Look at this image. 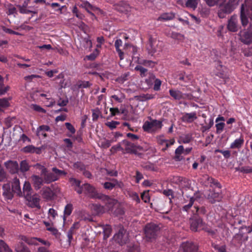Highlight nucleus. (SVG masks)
Segmentation results:
<instances>
[{
    "label": "nucleus",
    "instance_id": "nucleus-21",
    "mask_svg": "<svg viewBox=\"0 0 252 252\" xmlns=\"http://www.w3.org/2000/svg\"><path fill=\"white\" fill-rule=\"evenodd\" d=\"M115 9L120 11V12L123 13L126 11H128L130 9V7L128 4L124 2H121L119 4L115 6Z\"/></svg>",
    "mask_w": 252,
    "mask_h": 252
},
{
    "label": "nucleus",
    "instance_id": "nucleus-11",
    "mask_svg": "<svg viewBox=\"0 0 252 252\" xmlns=\"http://www.w3.org/2000/svg\"><path fill=\"white\" fill-rule=\"evenodd\" d=\"M3 192L2 195L8 200H11L14 197V192L12 190L9 183L4 184L2 187Z\"/></svg>",
    "mask_w": 252,
    "mask_h": 252
},
{
    "label": "nucleus",
    "instance_id": "nucleus-48",
    "mask_svg": "<svg viewBox=\"0 0 252 252\" xmlns=\"http://www.w3.org/2000/svg\"><path fill=\"white\" fill-rule=\"evenodd\" d=\"M195 207L196 209V214H194V215H198L199 216H200V215H204L206 212V210L204 207H201L200 208H199L198 207Z\"/></svg>",
    "mask_w": 252,
    "mask_h": 252
},
{
    "label": "nucleus",
    "instance_id": "nucleus-7",
    "mask_svg": "<svg viewBox=\"0 0 252 252\" xmlns=\"http://www.w3.org/2000/svg\"><path fill=\"white\" fill-rule=\"evenodd\" d=\"M99 199L103 201L108 210L112 212L113 211L116 206L119 205V203L117 200L110 198L108 196L103 194L99 195Z\"/></svg>",
    "mask_w": 252,
    "mask_h": 252
},
{
    "label": "nucleus",
    "instance_id": "nucleus-23",
    "mask_svg": "<svg viewBox=\"0 0 252 252\" xmlns=\"http://www.w3.org/2000/svg\"><path fill=\"white\" fill-rule=\"evenodd\" d=\"M42 178L45 184H50L57 180V178L54 176V173L52 172H48Z\"/></svg>",
    "mask_w": 252,
    "mask_h": 252
},
{
    "label": "nucleus",
    "instance_id": "nucleus-27",
    "mask_svg": "<svg viewBox=\"0 0 252 252\" xmlns=\"http://www.w3.org/2000/svg\"><path fill=\"white\" fill-rule=\"evenodd\" d=\"M170 95L176 100L182 99V93L178 90H170Z\"/></svg>",
    "mask_w": 252,
    "mask_h": 252
},
{
    "label": "nucleus",
    "instance_id": "nucleus-52",
    "mask_svg": "<svg viewBox=\"0 0 252 252\" xmlns=\"http://www.w3.org/2000/svg\"><path fill=\"white\" fill-rule=\"evenodd\" d=\"M50 6L53 8H58V9H56L55 11H60L61 13H62V10L63 9V8L65 7V6H62L61 7L60 5L58 3H56V2L51 3L50 4Z\"/></svg>",
    "mask_w": 252,
    "mask_h": 252
},
{
    "label": "nucleus",
    "instance_id": "nucleus-40",
    "mask_svg": "<svg viewBox=\"0 0 252 252\" xmlns=\"http://www.w3.org/2000/svg\"><path fill=\"white\" fill-rule=\"evenodd\" d=\"M135 69L140 72V75L144 77L147 75L148 70L140 65H138L135 67Z\"/></svg>",
    "mask_w": 252,
    "mask_h": 252
},
{
    "label": "nucleus",
    "instance_id": "nucleus-51",
    "mask_svg": "<svg viewBox=\"0 0 252 252\" xmlns=\"http://www.w3.org/2000/svg\"><path fill=\"white\" fill-rule=\"evenodd\" d=\"M202 230H204L205 231L207 232L210 235H211L212 237L214 238L216 236V230H212L211 229L208 228L207 227H202Z\"/></svg>",
    "mask_w": 252,
    "mask_h": 252
},
{
    "label": "nucleus",
    "instance_id": "nucleus-35",
    "mask_svg": "<svg viewBox=\"0 0 252 252\" xmlns=\"http://www.w3.org/2000/svg\"><path fill=\"white\" fill-rule=\"evenodd\" d=\"M174 15L172 13H164L158 17V20L167 21L170 20L174 18Z\"/></svg>",
    "mask_w": 252,
    "mask_h": 252
},
{
    "label": "nucleus",
    "instance_id": "nucleus-47",
    "mask_svg": "<svg viewBox=\"0 0 252 252\" xmlns=\"http://www.w3.org/2000/svg\"><path fill=\"white\" fill-rule=\"evenodd\" d=\"M93 111V121H96L99 117V114H100V112L98 108H96L95 109L92 110Z\"/></svg>",
    "mask_w": 252,
    "mask_h": 252
},
{
    "label": "nucleus",
    "instance_id": "nucleus-15",
    "mask_svg": "<svg viewBox=\"0 0 252 252\" xmlns=\"http://www.w3.org/2000/svg\"><path fill=\"white\" fill-rule=\"evenodd\" d=\"M31 179L35 189L37 190L39 189L43 184L44 183V181L42 177H40L39 176L33 175L32 176Z\"/></svg>",
    "mask_w": 252,
    "mask_h": 252
},
{
    "label": "nucleus",
    "instance_id": "nucleus-37",
    "mask_svg": "<svg viewBox=\"0 0 252 252\" xmlns=\"http://www.w3.org/2000/svg\"><path fill=\"white\" fill-rule=\"evenodd\" d=\"M240 0H229L228 2L225 3L229 7L234 11L239 4Z\"/></svg>",
    "mask_w": 252,
    "mask_h": 252
},
{
    "label": "nucleus",
    "instance_id": "nucleus-56",
    "mask_svg": "<svg viewBox=\"0 0 252 252\" xmlns=\"http://www.w3.org/2000/svg\"><path fill=\"white\" fill-rule=\"evenodd\" d=\"M84 47L85 49H90L92 46V41L88 39L84 38L83 39Z\"/></svg>",
    "mask_w": 252,
    "mask_h": 252
},
{
    "label": "nucleus",
    "instance_id": "nucleus-30",
    "mask_svg": "<svg viewBox=\"0 0 252 252\" xmlns=\"http://www.w3.org/2000/svg\"><path fill=\"white\" fill-rule=\"evenodd\" d=\"M53 173L54 174V176L57 178V180L59 179V177L62 176H65L67 174V173L64 171L60 170L56 167H53L52 169Z\"/></svg>",
    "mask_w": 252,
    "mask_h": 252
},
{
    "label": "nucleus",
    "instance_id": "nucleus-50",
    "mask_svg": "<svg viewBox=\"0 0 252 252\" xmlns=\"http://www.w3.org/2000/svg\"><path fill=\"white\" fill-rule=\"evenodd\" d=\"M70 182L72 184V185L75 186L76 188L75 189H79L81 188V181L79 180H78L75 178H71L70 179Z\"/></svg>",
    "mask_w": 252,
    "mask_h": 252
},
{
    "label": "nucleus",
    "instance_id": "nucleus-57",
    "mask_svg": "<svg viewBox=\"0 0 252 252\" xmlns=\"http://www.w3.org/2000/svg\"><path fill=\"white\" fill-rule=\"evenodd\" d=\"M161 84V81L158 79H156L154 81V89L155 91H158L160 90V87Z\"/></svg>",
    "mask_w": 252,
    "mask_h": 252
},
{
    "label": "nucleus",
    "instance_id": "nucleus-62",
    "mask_svg": "<svg viewBox=\"0 0 252 252\" xmlns=\"http://www.w3.org/2000/svg\"><path fill=\"white\" fill-rule=\"evenodd\" d=\"M65 126L66 128L71 133L74 134L75 132V129L74 126L69 123H65Z\"/></svg>",
    "mask_w": 252,
    "mask_h": 252
},
{
    "label": "nucleus",
    "instance_id": "nucleus-31",
    "mask_svg": "<svg viewBox=\"0 0 252 252\" xmlns=\"http://www.w3.org/2000/svg\"><path fill=\"white\" fill-rule=\"evenodd\" d=\"M0 251L1 252H13L8 245L2 240H0Z\"/></svg>",
    "mask_w": 252,
    "mask_h": 252
},
{
    "label": "nucleus",
    "instance_id": "nucleus-1",
    "mask_svg": "<svg viewBox=\"0 0 252 252\" xmlns=\"http://www.w3.org/2000/svg\"><path fill=\"white\" fill-rule=\"evenodd\" d=\"M240 17L243 27H246L249 23V18L252 20V3L245 2L241 5Z\"/></svg>",
    "mask_w": 252,
    "mask_h": 252
},
{
    "label": "nucleus",
    "instance_id": "nucleus-54",
    "mask_svg": "<svg viewBox=\"0 0 252 252\" xmlns=\"http://www.w3.org/2000/svg\"><path fill=\"white\" fill-rule=\"evenodd\" d=\"M14 120L15 117H8L6 119L5 123L7 128H9L13 125V121Z\"/></svg>",
    "mask_w": 252,
    "mask_h": 252
},
{
    "label": "nucleus",
    "instance_id": "nucleus-29",
    "mask_svg": "<svg viewBox=\"0 0 252 252\" xmlns=\"http://www.w3.org/2000/svg\"><path fill=\"white\" fill-rule=\"evenodd\" d=\"M103 233V239L106 240L111 235L112 232V228L109 225L103 226L102 227Z\"/></svg>",
    "mask_w": 252,
    "mask_h": 252
},
{
    "label": "nucleus",
    "instance_id": "nucleus-32",
    "mask_svg": "<svg viewBox=\"0 0 252 252\" xmlns=\"http://www.w3.org/2000/svg\"><path fill=\"white\" fill-rule=\"evenodd\" d=\"M15 251L17 252H31L29 248L23 243H19L15 247Z\"/></svg>",
    "mask_w": 252,
    "mask_h": 252
},
{
    "label": "nucleus",
    "instance_id": "nucleus-44",
    "mask_svg": "<svg viewBox=\"0 0 252 252\" xmlns=\"http://www.w3.org/2000/svg\"><path fill=\"white\" fill-rule=\"evenodd\" d=\"M116 209L113 211V213L116 215H122L124 214V211L123 209L120 206V204L119 205L115 207Z\"/></svg>",
    "mask_w": 252,
    "mask_h": 252
},
{
    "label": "nucleus",
    "instance_id": "nucleus-28",
    "mask_svg": "<svg viewBox=\"0 0 252 252\" xmlns=\"http://www.w3.org/2000/svg\"><path fill=\"white\" fill-rule=\"evenodd\" d=\"M155 97V95L152 94H143L140 95L136 96L135 97L136 98L137 100L143 101L147 100H149L154 98Z\"/></svg>",
    "mask_w": 252,
    "mask_h": 252
},
{
    "label": "nucleus",
    "instance_id": "nucleus-14",
    "mask_svg": "<svg viewBox=\"0 0 252 252\" xmlns=\"http://www.w3.org/2000/svg\"><path fill=\"white\" fill-rule=\"evenodd\" d=\"M11 188L14 192L19 196H22V192L21 189L19 179L17 177L14 178L12 182Z\"/></svg>",
    "mask_w": 252,
    "mask_h": 252
},
{
    "label": "nucleus",
    "instance_id": "nucleus-2",
    "mask_svg": "<svg viewBox=\"0 0 252 252\" xmlns=\"http://www.w3.org/2000/svg\"><path fill=\"white\" fill-rule=\"evenodd\" d=\"M160 228L159 226L154 223H147L144 227V234L148 241L155 240L158 236Z\"/></svg>",
    "mask_w": 252,
    "mask_h": 252
},
{
    "label": "nucleus",
    "instance_id": "nucleus-25",
    "mask_svg": "<svg viewBox=\"0 0 252 252\" xmlns=\"http://www.w3.org/2000/svg\"><path fill=\"white\" fill-rule=\"evenodd\" d=\"M207 180L212 189L219 188L221 189V186L217 180L212 177H208Z\"/></svg>",
    "mask_w": 252,
    "mask_h": 252
},
{
    "label": "nucleus",
    "instance_id": "nucleus-9",
    "mask_svg": "<svg viewBox=\"0 0 252 252\" xmlns=\"http://www.w3.org/2000/svg\"><path fill=\"white\" fill-rule=\"evenodd\" d=\"M227 27L228 31L231 32H236L240 28L236 15H233L231 16L228 21Z\"/></svg>",
    "mask_w": 252,
    "mask_h": 252
},
{
    "label": "nucleus",
    "instance_id": "nucleus-19",
    "mask_svg": "<svg viewBox=\"0 0 252 252\" xmlns=\"http://www.w3.org/2000/svg\"><path fill=\"white\" fill-rule=\"evenodd\" d=\"M29 197H30L25 198L27 200H28L29 202H31L32 204V205L34 207L38 208H40V206H39V198L37 197L36 194L32 195V194L31 195H30Z\"/></svg>",
    "mask_w": 252,
    "mask_h": 252
},
{
    "label": "nucleus",
    "instance_id": "nucleus-4",
    "mask_svg": "<svg viewBox=\"0 0 252 252\" xmlns=\"http://www.w3.org/2000/svg\"><path fill=\"white\" fill-rule=\"evenodd\" d=\"M205 196L210 203L214 204L221 200V190L219 188L210 189L206 192Z\"/></svg>",
    "mask_w": 252,
    "mask_h": 252
},
{
    "label": "nucleus",
    "instance_id": "nucleus-41",
    "mask_svg": "<svg viewBox=\"0 0 252 252\" xmlns=\"http://www.w3.org/2000/svg\"><path fill=\"white\" fill-rule=\"evenodd\" d=\"M186 5L188 7L195 9L197 5V0H188Z\"/></svg>",
    "mask_w": 252,
    "mask_h": 252
},
{
    "label": "nucleus",
    "instance_id": "nucleus-36",
    "mask_svg": "<svg viewBox=\"0 0 252 252\" xmlns=\"http://www.w3.org/2000/svg\"><path fill=\"white\" fill-rule=\"evenodd\" d=\"M143 129L145 131L147 132L154 130L152 122L146 121L143 126Z\"/></svg>",
    "mask_w": 252,
    "mask_h": 252
},
{
    "label": "nucleus",
    "instance_id": "nucleus-13",
    "mask_svg": "<svg viewBox=\"0 0 252 252\" xmlns=\"http://www.w3.org/2000/svg\"><path fill=\"white\" fill-rule=\"evenodd\" d=\"M233 11L231 8L229 7L226 4L221 5L218 12V15L220 18H224L227 15L230 14Z\"/></svg>",
    "mask_w": 252,
    "mask_h": 252
},
{
    "label": "nucleus",
    "instance_id": "nucleus-20",
    "mask_svg": "<svg viewBox=\"0 0 252 252\" xmlns=\"http://www.w3.org/2000/svg\"><path fill=\"white\" fill-rule=\"evenodd\" d=\"M42 194L44 198L51 200L53 198L54 193L50 188L47 187L43 189Z\"/></svg>",
    "mask_w": 252,
    "mask_h": 252
},
{
    "label": "nucleus",
    "instance_id": "nucleus-43",
    "mask_svg": "<svg viewBox=\"0 0 252 252\" xmlns=\"http://www.w3.org/2000/svg\"><path fill=\"white\" fill-rule=\"evenodd\" d=\"M92 84L89 81H80L78 84V88H87L90 87Z\"/></svg>",
    "mask_w": 252,
    "mask_h": 252
},
{
    "label": "nucleus",
    "instance_id": "nucleus-24",
    "mask_svg": "<svg viewBox=\"0 0 252 252\" xmlns=\"http://www.w3.org/2000/svg\"><path fill=\"white\" fill-rule=\"evenodd\" d=\"M244 139L242 136H241L239 139H236L233 143L230 145V148H240L244 143Z\"/></svg>",
    "mask_w": 252,
    "mask_h": 252
},
{
    "label": "nucleus",
    "instance_id": "nucleus-16",
    "mask_svg": "<svg viewBox=\"0 0 252 252\" xmlns=\"http://www.w3.org/2000/svg\"><path fill=\"white\" fill-rule=\"evenodd\" d=\"M22 192V196H24L25 198L29 197V195L32 194V189L29 182L26 181L25 182Z\"/></svg>",
    "mask_w": 252,
    "mask_h": 252
},
{
    "label": "nucleus",
    "instance_id": "nucleus-17",
    "mask_svg": "<svg viewBox=\"0 0 252 252\" xmlns=\"http://www.w3.org/2000/svg\"><path fill=\"white\" fill-rule=\"evenodd\" d=\"M181 119L183 122L190 123L197 119L196 114L195 112L186 113L183 115Z\"/></svg>",
    "mask_w": 252,
    "mask_h": 252
},
{
    "label": "nucleus",
    "instance_id": "nucleus-10",
    "mask_svg": "<svg viewBox=\"0 0 252 252\" xmlns=\"http://www.w3.org/2000/svg\"><path fill=\"white\" fill-rule=\"evenodd\" d=\"M240 40L245 44L252 43V33L249 31H241L239 33Z\"/></svg>",
    "mask_w": 252,
    "mask_h": 252
},
{
    "label": "nucleus",
    "instance_id": "nucleus-46",
    "mask_svg": "<svg viewBox=\"0 0 252 252\" xmlns=\"http://www.w3.org/2000/svg\"><path fill=\"white\" fill-rule=\"evenodd\" d=\"M151 122L154 130L157 128H160L161 127L162 123L161 121L157 120H152Z\"/></svg>",
    "mask_w": 252,
    "mask_h": 252
},
{
    "label": "nucleus",
    "instance_id": "nucleus-34",
    "mask_svg": "<svg viewBox=\"0 0 252 252\" xmlns=\"http://www.w3.org/2000/svg\"><path fill=\"white\" fill-rule=\"evenodd\" d=\"M192 140L191 135L189 134H186L180 137L179 140L180 143H189Z\"/></svg>",
    "mask_w": 252,
    "mask_h": 252
},
{
    "label": "nucleus",
    "instance_id": "nucleus-6",
    "mask_svg": "<svg viewBox=\"0 0 252 252\" xmlns=\"http://www.w3.org/2000/svg\"><path fill=\"white\" fill-rule=\"evenodd\" d=\"M113 238L116 242L122 246L128 242V233L124 227H121Z\"/></svg>",
    "mask_w": 252,
    "mask_h": 252
},
{
    "label": "nucleus",
    "instance_id": "nucleus-26",
    "mask_svg": "<svg viewBox=\"0 0 252 252\" xmlns=\"http://www.w3.org/2000/svg\"><path fill=\"white\" fill-rule=\"evenodd\" d=\"M156 42V41L152 37H149L148 49L150 51L151 53H154L157 51L155 47Z\"/></svg>",
    "mask_w": 252,
    "mask_h": 252
},
{
    "label": "nucleus",
    "instance_id": "nucleus-18",
    "mask_svg": "<svg viewBox=\"0 0 252 252\" xmlns=\"http://www.w3.org/2000/svg\"><path fill=\"white\" fill-rule=\"evenodd\" d=\"M41 147H35L32 145H28L23 149V151L26 153H36L40 154L41 153Z\"/></svg>",
    "mask_w": 252,
    "mask_h": 252
},
{
    "label": "nucleus",
    "instance_id": "nucleus-59",
    "mask_svg": "<svg viewBox=\"0 0 252 252\" xmlns=\"http://www.w3.org/2000/svg\"><path fill=\"white\" fill-rule=\"evenodd\" d=\"M120 123L119 122L117 121H111V122H108L107 123H106V125L108 126L109 128H110L111 129H114L116 127V126L118 125H119Z\"/></svg>",
    "mask_w": 252,
    "mask_h": 252
},
{
    "label": "nucleus",
    "instance_id": "nucleus-58",
    "mask_svg": "<svg viewBox=\"0 0 252 252\" xmlns=\"http://www.w3.org/2000/svg\"><path fill=\"white\" fill-rule=\"evenodd\" d=\"M116 185V184L107 182L104 183L103 187L105 189L111 190L115 187Z\"/></svg>",
    "mask_w": 252,
    "mask_h": 252
},
{
    "label": "nucleus",
    "instance_id": "nucleus-63",
    "mask_svg": "<svg viewBox=\"0 0 252 252\" xmlns=\"http://www.w3.org/2000/svg\"><path fill=\"white\" fill-rule=\"evenodd\" d=\"M38 238L33 237V238H29L28 240V244L31 245H38Z\"/></svg>",
    "mask_w": 252,
    "mask_h": 252
},
{
    "label": "nucleus",
    "instance_id": "nucleus-60",
    "mask_svg": "<svg viewBox=\"0 0 252 252\" xmlns=\"http://www.w3.org/2000/svg\"><path fill=\"white\" fill-rule=\"evenodd\" d=\"M32 108L35 111L39 112H42V113H45V110L41 107L40 106L36 105V104H32Z\"/></svg>",
    "mask_w": 252,
    "mask_h": 252
},
{
    "label": "nucleus",
    "instance_id": "nucleus-49",
    "mask_svg": "<svg viewBox=\"0 0 252 252\" xmlns=\"http://www.w3.org/2000/svg\"><path fill=\"white\" fill-rule=\"evenodd\" d=\"M128 75V73L123 74L117 79V81L119 83H123L125 81L127 80V77Z\"/></svg>",
    "mask_w": 252,
    "mask_h": 252
},
{
    "label": "nucleus",
    "instance_id": "nucleus-5",
    "mask_svg": "<svg viewBox=\"0 0 252 252\" xmlns=\"http://www.w3.org/2000/svg\"><path fill=\"white\" fill-rule=\"evenodd\" d=\"M190 228L191 231L194 232L199 231L202 230L205 223L202 218L198 215H193L189 219Z\"/></svg>",
    "mask_w": 252,
    "mask_h": 252
},
{
    "label": "nucleus",
    "instance_id": "nucleus-22",
    "mask_svg": "<svg viewBox=\"0 0 252 252\" xmlns=\"http://www.w3.org/2000/svg\"><path fill=\"white\" fill-rule=\"evenodd\" d=\"M19 165V171L22 173L27 172L30 170L31 165L27 160H22Z\"/></svg>",
    "mask_w": 252,
    "mask_h": 252
},
{
    "label": "nucleus",
    "instance_id": "nucleus-64",
    "mask_svg": "<svg viewBox=\"0 0 252 252\" xmlns=\"http://www.w3.org/2000/svg\"><path fill=\"white\" fill-rule=\"evenodd\" d=\"M105 171H106V174L108 175H109L110 176H117V175H118V172L117 171H115V170H109L108 169H104Z\"/></svg>",
    "mask_w": 252,
    "mask_h": 252
},
{
    "label": "nucleus",
    "instance_id": "nucleus-3",
    "mask_svg": "<svg viewBox=\"0 0 252 252\" xmlns=\"http://www.w3.org/2000/svg\"><path fill=\"white\" fill-rule=\"evenodd\" d=\"M74 189L78 194L84 193L92 198H99V195H101V193L96 191L94 187L88 183L82 185L81 188Z\"/></svg>",
    "mask_w": 252,
    "mask_h": 252
},
{
    "label": "nucleus",
    "instance_id": "nucleus-12",
    "mask_svg": "<svg viewBox=\"0 0 252 252\" xmlns=\"http://www.w3.org/2000/svg\"><path fill=\"white\" fill-rule=\"evenodd\" d=\"M121 143L125 146V149L126 153L137 154V151L135 150L136 145L135 144L126 140H124Z\"/></svg>",
    "mask_w": 252,
    "mask_h": 252
},
{
    "label": "nucleus",
    "instance_id": "nucleus-8",
    "mask_svg": "<svg viewBox=\"0 0 252 252\" xmlns=\"http://www.w3.org/2000/svg\"><path fill=\"white\" fill-rule=\"evenodd\" d=\"M4 165L6 170L11 174L18 173L19 165L16 160H8L4 162Z\"/></svg>",
    "mask_w": 252,
    "mask_h": 252
},
{
    "label": "nucleus",
    "instance_id": "nucleus-45",
    "mask_svg": "<svg viewBox=\"0 0 252 252\" xmlns=\"http://www.w3.org/2000/svg\"><path fill=\"white\" fill-rule=\"evenodd\" d=\"M194 201L195 198L193 196L190 197L189 204L185 205L183 208V210L187 211L192 206Z\"/></svg>",
    "mask_w": 252,
    "mask_h": 252
},
{
    "label": "nucleus",
    "instance_id": "nucleus-42",
    "mask_svg": "<svg viewBox=\"0 0 252 252\" xmlns=\"http://www.w3.org/2000/svg\"><path fill=\"white\" fill-rule=\"evenodd\" d=\"M224 126L225 124L223 122L217 123L216 125L217 133H220L223 131Z\"/></svg>",
    "mask_w": 252,
    "mask_h": 252
},
{
    "label": "nucleus",
    "instance_id": "nucleus-53",
    "mask_svg": "<svg viewBox=\"0 0 252 252\" xmlns=\"http://www.w3.org/2000/svg\"><path fill=\"white\" fill-rule=\"evenodd\" d=\"M163 193L165 195L169 197V202L171 203L172 201V198H173V191L171 189H167V190H164L163 191Z\"/></svg>",
    "mask_w": 252,
    "mask_h": 252
},
{
    "label": "nucleus",
    "instance_id": "nucleus-61",
    "mask_svg": "<svg viewBox=\"0 0 252 252\" xmlns=\"http://www.w3.org/2000/svg\"><path fill=\"white\" fill-rule=\"evenodd\" d=\"M17 7L19 8V11L22 14H28L32 12V11L27 9L26 8L21 6V5H17Z\"/></svg>",
    "mask_w": 252,
    "mask_h": 252
},
{
    "label": "nucleus",
    "instance_id": "nucleus-39",
    "mask_svg": "<svg viewBox=\"0 0 252 252\" xmlns=\"http://www.w3.org/2000/svg\"><path fill=\"white\" fill-rule=\"evenodd\" d=\"M220 153L222 154L225 159H228L231 157V152L229 150H222L217 149L215 151V153Z\"/></svg>",
    "mask_w": 252,
    "mask_h": 252
},
{
    "label": "nucleus",
    "instance_id": "nucleus-33",
    "mask_svg": "<svg viewBox=\"0 0 252 252\" xmlns=\"http://www.w3.org/2000/svg\"><path fill=\"white\" fill-rule=\"evenodd\" d=\"M73 210V206L71 204H67L64 208V216H63V220H65V218L67 216H69L72 213Z\"/></svg>",
    "mask_w": 252,
    "mask_h": 252
},
{
    "label": "nucleus",
    "instance_id": "nucleus-55",
    "mask_svg": "<svg viewBox=\"0 0 252 252\" xmlns=\"http://www.w3.org/2000/svg\"><path fill=\"white\" fill-rule=\"evenodd\" d=\"M80 227V224L79 222H75L72 225V226L70 227V229L68 230L71 233L73 234L75 233L76 230L78 229Z\"/></svg>",
    "mask_w": 252,
    "mask_h": 252
},
{
    "label": "nucleus",
    "instance_id": "nucleus-38",
    "mask_svg": "<svg viewBox=\"0 0 252 252\" xmlns=\"http://www.w3.org/2000/svg\"><path fill=\"white\" fill-rule=\"evenodd\" d=\"M212 246L217 252H227L226 247L225 245H219L213 243Z\"/></svg>",
    "mask_w": 252,
    "mask_h": 252
}]
</instances>
